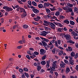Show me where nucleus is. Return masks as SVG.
<instances>
[{"instance_id":"obj_43","label":"nucleus","mask_w":78,"mask_h":78,"mask_svg":"<svg viewBox=\"0 0 78 78\" xmlns=\"http://www.w3.org/2000/svg\"><path fill=\"white\" fill-rule=\"evenodd\" d=\"M14 61V59L13 58H10L9 59V61Z\"/></svg>"},{"instance_id":"obj_7","label":"nucleus","mask_w":78,"mask_h":78,"mask_svg":"<svg viewBox=\"0 0 78 78\" xmlns=\"http://www.w3.org/2000/svg\"><path fill=\"white\" fill-rule=\"evenodd\" d=\"M69 64H71V65H72V66H73V65H74V63L73 62H75V61H74V60H70L69 61Z\"/></svg>"},{"instance_id":"obj_21","label":"nucleus","mask_w":78,"mask_h":78,"mask_svg":"<svg viewBox=\"0 0 78 78\" xmlns=\"http://www.w3.org/2000/svg\"><path fill=\"white\" fill-rule=\"evenodd\" d=\"M70 24L72 25H75V22L72 21H70Z\"/></svg>"},{"instance_id":"obj_34","label":"nucleus","mask_w":78,"mask_h":78,"mask_svg":"<svg viewBox=\"0 0 78 78\" xmlns=\"http://www.w3.org/2000/svg\"><path fill=\"white\" fill-rule=\"evenodd\" d=\"M22 42H23V43H24V44H25V42H26V41H25V39L24 38V37H22Z\"/></svg>"},{"instance_id":"obj_1","label":"nucleus","mask_w":78,"mask_h":78,"mask_svg":"<svg viewBox=\"0 0 78 78\" xmlns=\"http://www.w3.org/2000/svg\"><path fill=\"white\" fill-rule=\"evenodd\" d=\"M42 42L44 47H45V50H48V48H48V45L47 44V43L45 42L44 41H42Z\"/></svg>"},{"instance_id":"obj_54","label":"nucleus","mask_w":78,"mask_h":78,"mask_svg":"<svg viewBox=\"0 0 78 78\" xmlns=\"http://www.w3.org/2000/svg\"><path fill=\"white\" fill-rule=\"evenodd\" d=\"M58 43L59 45H60L61 44V40H58Z\"/></svg>"},{"instance_id":"obj_27","label":"nucleus","mask_w":78,"mask_h":78,"mask_svg":"<svg viewBox=\"0 0 78 78\" xmlns=\"http://www.w3.org/2000/svg\"><path fill=\"white\" fill-rule=\"evenodd\" d=\"M50 25L51 26V27H55V26H56L55 25V24L53 23H50Z\"/></svg>"},{"instance_id":"obj_8","label":"nucleus","mask_w":78,"mask_h":78,"mask_svg":"<svg viewBox=\"0 0 78 78\" xmlns=\"http://www.w3.org/2000/svg\"><path fill=\"white\" fill-rule=\"evenodd\" d=\"M71 34H73L72 36H77V35H78L77 33H76L75 32L73 31H72L71 32Z\"/></svg>"},{"instance_id":"obj_29","label":"nucleus","mask_w":78,"mask_h":78,"mask_svg":"<svg viewBox=\"0 0 78 78\" xmlns=\"http://www.w3.org/2000/svg\"><path fill=\"white\" fill-rule=\"evenodd\" d=\"M23 27L25 28H28V26L26 25H23Z\"/></svg>"},{"instance_id":"obj_47","label":"nucleus","mask_w":78,"mask_h":78,"mask_svg":"<svg viewBox=\"0 0 78 78\" xmlns=\"http://www.w3.org/2000/svg\"><path fill=\"white\" fill-rule=\"evenodd\" d=\"M78 53H76V56L74 57V58H75V59H76V58H78Z\"/></svg>"},{"instance_id":"obj_16","label":"nucleus","mask_w":78,"mask_h":78,"mask_svg":"<svg viewBox=\"0 0 78 78\" xmlns=\"http://www.w3.org/2000/svg\"><path fill=\"white\" fill-rule=\"evenodd\" d=\"M52 69H55V67L57 66V65H56L55 64H53L52 65Z\"/></svg>"},{"instance_id":"obj_25","label":"nucleus","mask_w":78,"mask_h":78,"mask_svg":"<svg viewBox=\"0 0 78 78\" xmlns=\"http://www.w3.org/2000/svg\"><path fill=\"white\" fill-rule=\"evenodd\" d=\"M46 11L47 13H48H48H50V9H46Z\"/></svg>"},{"instance_id":"obj_49","label":"nucleus","mask_w":78,"mask_h":78,"mask_svg":"<svg viewBox=\"0 0 78 78\" xmlns=\"http://www.w3.org/2000/svg\"><path fill=\"white\" fill-rule=\"evenodd\" d=\"M55 46H56V47H58V42H57V41H55Z\"/></svg>"},{"instance_id":"obj_5","label":"nucleus","mask_w":78,"mask_h":78,"mask_svg":"<svg viewBox=\"0 0 78 78\" xmlns=\"http://www.w3.org/2000/svg\"><path fill=\"white\" fill-rule=\"evenodd\" d=\"M32 11H33V12H34V13H35V14H37L39 12V10H37L35 8L33 9Z\"/></svg>"},{"instance_id":"obj_24","label":"nucleus","mask_w":78,"mask_h":78,"mask_svg":"<svg viewBox=\"0 0 78 78\" xmlns=\"http://www.w3.org/2000/svg\"><path fill=\"white\" fill-rule=\"evenodd\" d=\"M64 23H66V24L69 23V21L67 20H64Z\"/></svg>"},{"instance_id":"obj_26","label":"nucleus","mask_w":78,"mask_h":78,"mask_svg":"<svg viewBox=\"0 0 78 78\" xmlns=\"http://www.w3.org/2000/svg\"><path fill=\"white\" fill-rule=\"evenodd\" d=\"M69 43H70L71 44H75V42H73V41L72 40H69Z\"/></svg>"},{"instance_id":"obj_59","label":"nucleus","mask_w":78,"mask_h":78,"mask_svg":"<svg viewBox=\"0 0 78 78\" xmlns=\"http://www.w3.org/2000/svg\"><path fill=\"white\" fill-rule=\"evenodd\" d=\"M18 43H19V44H23V43H22V41L21 40V41H18Z\"/></svg>"},{"instance_id":"obj_11","label":"nucleus","mask_w":78,"mask_h":78,"mask_svg":"<svg viewBox=\"0 0 78 78\" xmlns=\"http://www.w3.org/2000/svg\"><path fill=\"white\" fill-rule=\"evenodd\" d=\"M44 23H46L47 25H50V22H48L45 20H44Z\"/></svg>"},{"instance_id":"obj_32","label":"nucleus","mask_w":78,"mask_h":78,"mask_svg":"<svg viewBox=\"0 0 78 78\" xmlns=\"http://www.w3.org/2000/svg\"><path fill=\"white\" fill-rule=\"evenodd\" d=\"M41 69V66H38L37 67V70L38 71H40V70Z\"/></svg>"},{"instance_id":"obj_31","label":"nucleus","mask_w":78,"mask_h":78,"mask_svg":"<svg viewBox=\"0 0 78 78\" xmlns=\"http://www.w3.org/2000/svg\"><path fill=\"white\" fill-rule=\"evenodd\" d=\"M55 49H56V48H55L52 51V52L53 54H55Z\"/></svg>"},{"instance_id":"obj_36","label":"nucleus","mask_w":78,"mask_h":78,"mask_svg":"<svg viewBox=\"0 0 78 78\" xmlns=\"http://www.w3.org/2000/svg\"><path fill=\"white\" fill-rule=\"evenodd\" d=\"M53 47H54V46H53V45H51V47L50 48V50H51V51H52V49L53 48Z\"/></svg>"},{"instance_id":"obj_52","label":"nucleus","mask_w":78,"mask_h":78,"mask_svg":"<svg viewBox=\"0 0 78 78\" xmlns=\"http://www.w3.org/2000/svg\"><path fill=\"white\" fill-rule=\"evenodd\" d=\"M59 16L60 19H64V18H65V17L62 16Z\"/></svg>"},{"instance_id":"obj_6","label":"nucleus","mask_w":78,"mask_h":78,"mask_svg":"<svg viewBox=\"0 0 78 78\" xmlns=\"http://www.w3.org/2000/svg\"><path fill=\"white\" fill-rule=\"evenodd\" d=\"M41 39L42 40H43V41H45V42H49V40L48 39H46L45 38H43L42 37H40Z\"/></svg>"},{"instance_id":"obj_14","label":"nucleus","mask_w":78,"mask_h":78,"mask_svg":"<svg viewBox=\"0 0 78 78\" xmlns=\"http://www.w3.org/2000/svg\"><path fill=\"white\" fill-rule=\"evenodd\" d=\"M38 7L39 8H43V5L42 4H40L38 5Z\"/></svg>"},{"instance_id":"obj_48","label":"nucleus","mask_w":78,"mask_h":78,"mask_svg":"<svg viewBox=\"0 0 78 78\" xmlns=\"http://www.w3.org/2000/svg\"><path fill=\"white\" fill-rule=\"evenodd\" d=\"M26 58L28 59H30L31 58H30V56L28 55H27L26 56Z\"/></svg>"},{"instance_id":"obj_61","label":"nucleus","mask_w":78,"mask_h":78,"mask_svg":"<svg viewBox=\"0 0 78 78\" xmlns=\"http://www.w3.org/2000/svg\"><path fill=\"white\" fill-rule=\"evenodd\" d=\"M58 31L59 32H61V29L60 28L58 29Z\"/></svg>"},{"instance_id":"obj_17","label":"nucleus","mask_w":78,"mask_h":78,"mask_svg":"<svg viewBox=\"0 0 78 78\" xmlns=\"http://www.w3.org/2000/svg\"><path fill=\"white\" fill-rule=\"evenodd\" d=\"M70 68H67L66 69V73H67L68 72H70Z\"/></svg>"},{"instance_id":"obj_45","label":"nucleus","mask_w":78,"mask_h":78,"mask_svg":"<svg viewBox=\"0 0 78 78\" xmlns=\"http://www.w3.org/2000/svg\"><path fill=\"white\" fill-rule=\"evenodd\" d=\"M27 3L29 5H30V6L31 5V1H28Z\"/></svg>"},{"instance_id":"obj_63","label":"nucleus","mask_w":78,"mask_h":78,"mask_svg":"<svg viewBox=\"0 0 78 78\" xmlns=\"http://www.w3.org/2000/svg\"><path fill=\"white\" fill-rule=\"evenodd\" d=\"M76 70L78 71V65L76 66Z\"/></svg>"},{"instance_id":"obj_20","label":"nucleus","mask_w":78,"mask_h":78,"mask_svg":"<svg viewBox=\"0 0 78 78\" xmlns=\"http://www.w3.org/2000/svg\"><path fill=\"white\" fill-rule=\"evenodd\" d=\"M67 5H68V6L69 7H70L71 8H72V7H73V5L70 4V3H68Z\"/></svg>"},{"instance_id":"obj_12","label":"nucleus","mask_w":78,"mask_h":78,"mask_svg":"<svg viewBox=\"0 0 78 78\" xmlns=\"http://www.w3.org/2000/svg\"><path fill=\"white\" fill-rule=\"evenodd\" d=\"M6 10L7 11H12V9L7 7Z\"/></svg>"},{"instance_id":"obj_50","label":"nucleus","mask_w":78,"mask_h":78,"mask_svg":"<svg viewBox=\"0 0 78 78\" xmlns=\"http://www.w3.org/2000/svg\"><path fill=\"white\" fill-rule=\"evenodd\" d=\"M34 53L36 55H39V53L35 51L34 52Z\"/></svg>"},{"instance_id":"obj_2","label":"nucleus","mask_w":78,"mask_h":78,"mask_svg":"<svg viewBox=\"0 0 78 78\" xmlns=\"http://www.w3.org/2000/svg\"><path fill=\"white\" fill-rule=\"evenodd\" d=\"M64 37H66V40H68V41H69V40L70 39V38H71V37L69 34L65 35H64Z\"/></svg>"},{"instance_id":"obj_23","label":"nucleus","mask_w":78,"mask_h":78,"mask_svg":"<svg viewBox=\"0 0 78 78\" xmlns=\"http://www.w3.org/2000/svg\"><path fill=\"white\" fill-rule=\"evenodd\" d=\"M27 13H26V12H24L23 14L22 15V17H25V16H27Z\"/></svg>"},{"instance_id":"obj_3","label":"nucleus","mask_w":78,"mask_h":78,"mask_svg":"<svg viewBox=\"0 0 78 78\" xmlns=\"http://www.w3.org/2000/svg\"><path fill=\"white\" fill-rule=\"evenodd\" d=\"M40 54L41 55H44L46 52V51L44 49H41L40 50Z\"/></svg>"},{"instance_id":"obj_58","label":"nucleus","mask_w":78,"mask_h":78,"mask_svg":"<svg viewBox=\"0 0 78 78\" xmlns=\"http://www.w3.org/2000/svg\"><path fill=\"white\" fill-rule=\"evenodd\" d=\"M62 11V9H61V8H59L58 9V11H60V12H61Z\"/></svg>"},{"instance_id":"obj_33","label":"nucleus","mask_w":78,"mask_h":78,"mask_svg":"<svg viewBox=\"0 0 78 78\" xmlns=\"http://www.w3.org/2000/svg\"><path fill=\"white\" fill-rule=\"evenodd\" d=\"M46 58H47V56H46V55H45L42 57V60H44V59H45Z\"/></svg>"},{"instance_id":"obj_56","label":"nucleus","mask_w":78,"mask_h":78,"mask_svg":"<svg viewBox=\"0 0 78 78\" xmlns=\"http://www.w3.org/2000/svg\"><path fill=\"white\" fill-rule=\"evenodd\" d=\"M8 6H4V7H3V9H7V8Z\"/></svg>"},{"instance_id":"obj_13","label":"nucleus","mask_w":78,"mask_h":78,"mask_svg":"<svg viewBox=\"0 0 78 78\" xmlns=\"http://www.w3.org/2000/svg\"><path fill=\"white\" fill-rule=\"evenodd\" d=\"M41 65H45V64H46V62H45V61H42L41 62Z\"/></svg>"},{"instance_id":"obj_40","label":"nucleus","mask_w":78,"mask_h":78,"mask_svg":"<svg viewBox=\"0 0 78 78\" xmlns=\"http://www.w3.org/2000/svg\"><path fill=\"white\" fill-rule=\"evenodd\" d=\"M68 49L69 51H72V48L71 47H68Z\"/></svg>"},{"instance_id":"obj_39","label":"nucleus","mask_w":78,"mask_h":78,"mask_svg":"<svg viewBox=\"0 0 78 78\" xmlns=\"http://www.w3.org/2000/svg\"><path fill=\"white\" fill-rule=\"evenodd\" d=\"M69 61H72V59H73V58L72 57H71V56H69Z\"/></svg>"},{"instance_id":"obj_44","label":"nucleus","mask_w":78,"mask_h":78,"mask_svg":"<svg viewBox=\"0 0 78 78\" xmlns=\"http://www.w3.org/2000/svg\"><path fill=\"white\" fill-rule=\"evenodd\" d=\"M22 48V46H19L17 47V48L18 49H20V48Z\"/></svg>"},{"instance_id":"obj_57","label":"nucleus","mask_w":78,"mask_h":78,"mask_svg":"<svg viewBox=\"0 0 78 78\" xmlns=\"http://www.w3.org/2000/svg\"><path fill=\"white\" fill-rule=\"evenodd\" d=\"M32 23L34 25H38V23H37L36 22H33Z\"/></svg>"},{"instance_id":"obj_30","label":"nucleus","mask_w":78,"mask_h":78,"mask_svg":"<svg viewBox=\"0 0 78 78\" xmlns=\"http://www.w3.org/2000/svg\"><path fill=\"white\" fill-rule=\"evenodd\" d=\"M64 62H65V63H66V64H68V65H69V61H68L65 59Z\"/></svg>"},{"instance_id":"obj_46","label":"nucleus","mask_w":78,"mask_h":78,"mask_svg":"<svg viewBox=\"0 0 78 78\" xmlns=\"http://www.w3.org/2000/svg\"><path fill=\"white\" fill-rule=\"evenodd\" d=\"M34 20H35V21H37V22H38V21L39 20V19H38L37 18H34Z\"/></svg>"},{"instance_id":"obj_35","label":"nucleus","mask_w":78,"mask_h":78,"mask_svg":"<svg viewBox=\"0 0 78 78\" xmlns=\"http://www.w3.org/2000/svg\"><path fill=\"white\" fill-rule=\"evenodd\" d=\"M19 71L20 72H21V73H22L23 71V69H22V68H20L19 69Z\"/></svg>"},{"instance_id":"obj_15","label":"nucleus","mask_w":78,"mask_h":78,"mask_svg":"<svg viewBox=\"0 0 78 78\" xmlns=\"http://www.w3.org/2000/svg\"><path fill=\"white\" fill-rule=\"evenodd\" d=\"M44 6L46 7H48L50 6V4L49 3H45L44 4Z\"/></svg>"},{"instance_id":"obj_37","label":"nucleus","mask_w":78,"mask_h":78,"mask_svg":"<svg viewBox=\"0 0 78 78\" xmlns=\"http://www.w3.org/2000/svg\"><path fill=\"white\" fill-rule=\"evenodd\" d=\"M68 11L69 12H72V11H73V10L72 8H69L68 9Z\"/></svg>"},{"instance_id":"obj_62","label":"nucleus","mask_w":78,"mask_h":78,"mask_svg":"<svg viewBox=\"0 0 78 78\" xmlns=\"http://www.w3.org/2000/svg\"><path fill=\"white\" fill-rule=\"evenodd\" d=\"M76 46L77 48H78V44L77 43H76Z\"/></svg>"},{"instance_id":"obj_22","label":"nucleus","mask_w":78,"mask_h":78,"mask_svg":"<svg viewBox=\"0 0 78 78\" xmlns=\"http://www.w3.org/2000/svg\"><path fill=\"white\" fill-rule=\"evenodd\" d=\"M60 14V12L59 11L57 12L55 14V15L57 16H59Z\"/></svg>"},{"instance_id":"obj_64","label":"nucleus","mask_w":78,"mask_h":78,"mask_svg":"<svg viewBox=\"0 0 78 78\" xmlns=\"http://www.w3.org/2000/svg\"><path fill=\"white\" fill-rule=\"evenodd\" d=\"M64 30L65 31H67V28L65 27L64 28Z\"/></svg>"},{"instance_id":"obj_41","label":"nucleus","mask_w":78,"mask_h":78,"mask_svg":"<svg viewBox=\"0 0 78 78\" xmlns=\"http://www.w3.org/2000/svg\"><path fill=\"white\" fill-rule=\"evenodd\" d=\"M24 74H25L26 77H27V78H28L29 77V75L28 73H26V72H25L24 73Z\"/></svg>"},{"instance_id":"obj_55","label":"nucleus","mask_w":78,"mask_h":78,"mask_svg":"<svg viewBox=\"0 0 78 78\" xmlns=\"http://www.w3.org/2000/svg\"><path fill=\"white\" fill-rule=\"evenodd\" d=\"M44 28H45V29H46V30H45L46 31H47V30L48 29V27H46L45 26H44Z\"/></svg>"},{"instance_id":"obj_10","label":"nucleus","mask_w":78,"mask_h":78,"mask_svg":"<svg viewBox=\"0 0 78 78\" xmlns=\"http://www.w3.org/2000/svg\"><path fill=\"white\" fill-rule=\"evenodd\" d=\"M75 55V53L73 51H72L71 53V56L72 57H74Z\"/></svg>"},{"instance_id":"obj_38","label":"nucleus","mask_w":78,"mask_h":78,"mask_svg":"<svg viewBox=\"0 0 78 78\" xmlns=\"http://www.w3.org/2000/svg\"><path fill=\"white\" fill-rule=\"evenodd\" d=\"M23 70L24 71H25L26 72H28V69L27 68H24L23 69Z\"/></svg>"},{"instance_id":"obj_18","label":"nucleus","mask_w":78,"mask_h":78,"mask_svg":"<svg viewBox=\"0 0 78 78\" xmlns=\"http://www.w3.org/2000/svg\"><path fill=\"white\" fill-rule=\"evenodd\" d=\"M20 9L21 12H26L25 10V9H21V8H20Z\"/></svg>"},{"instance_id":"obj_4","label":"nucleus","mask_w":78,"mask_h":78,"mask_svg":"<svg viewBox=\"0 0 78 78\" xmlns=\"http://www.w3.org/2000/svg\"><path fill=\"white\" fill-rule=\"evenodd\" d=\"M47 32L45 31H43L41 33V34H40L41 36H45L47 35Z\"/></svg>"},{"instance_id":"obj_42","label":"nucleus","mask_w":78,"mask_h":78,"mask_svg":"<svg viewBox=\"0 0 78 78\" xmlns=\"http://www.w3.org/2000/svg\"><path fill=\"white\" fill-rule=\"evenodd\" d=\"M74 12H76V11H78V9L76 7H75L74 9Z\"/></svg>"},{"instance_id":"obj_51","label":"nucleus","mask_w":78,"mask_h":78,"mask_svg":"<svg viewBox=\"0 0 78 78\" xmlns=\"http://www.w3.org/2000/svg\"><path fill=\"white\" fill-rule=\"evenodd\" d=\"M60 66H61V67L63 68V67H65V66L64 65H62L61 63H60Z\"/></svg>"},{"instance_id":"obj_19","label":"nucleus","mask_w":78,"mask_h":78,"mask_svg":"<svg viewBox=\"0 0 78 78\" xmlns=\"http://www.w3.org/2000/svg\"><path fill=\"white\" fill-rule=\"evenodd\" d=\"M32 5H34V6H37V4H36V3L34 1H33L32 2Z\"/></svg>"},{"instance_id":"obj_9","label":"nucleus","mask_w":78,"mask_h":78,"mask_svg":"<svg viewBox=\"0 0 78 78\" xmlns=\"http://www.w3.org/2000/svg\"><path fill=\"white\" fill-rule=\"evenodd\" d=\"M62 54H63V51L61 50L60 51H59L58 55L59 56H61Z\"/></svg>"},{"instance_id":"obj_53","label":"nucleus","mask_w":78,"mask_h":78,"mask_svg":"<svg viewBox=\"0 0 78 78\" xmlns=\"http://www.w3.org/2000/svg\"><path fill=\"white\" fill-rule=\"evenodd\" d=\"M19 6L18 5H15L14 7L15 8H19Z\"/></svg>"},{"instance_id":"obj_28","label":"nucleus","mask_w":78,"mask_h":78,"mask_svg":"<svg viewBox=\"0 0 78 78\" xmlns=\"http://www.w3.org/2000/svg\"><path fill=\"white\" fill-rule=\"evenodd\" d=\"M50 9L51 11H54L56 10V9L55 8V7H54L53 9L50 8Z\"/></svg>"},{"instance_id":"obj_60","label":"nucleus","mask_w":78,"mask_h":78,"mask_svg":"<svg viewBox=\"0 0 78 78\" xmlns=\"http://www.w3.org/2000/svg\"><path fill=\"white\" fill-rule=\"evenodd\" d=\"M71 16H74V13H73V11H72V12H71Z\"/></svg>"}]
</instances>
